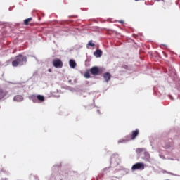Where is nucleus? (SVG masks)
<instances>
[{
    "label": "nucleus",
    "mask_w": 180,
    "mask_h": 180,
    "mask_svg": "<svg viewBox=\"0 0 180 180\" xmlns=\"http://www.w3.org/2000/svg\"><path fill=\"white\" fill-rule=\"evenodd\" d=\"M27 63V58L22 54L17 56L12 61L13 67H19L25 65Z\"/></svg>",
    "instance_id": "1"
},
{
    "label": "nucleus",
    "mask_w": 180,
    "mask_h": 180,
    "mask_svg": "<svg viewBox=\"0 0 180 180\" xmlns=\"http://www.w3.org/2000/svg\"><path fill=\"white\" fill-rule=\"evenodd\" d=\"M139 133L140 131L139 129L132 131L131 136H126L123 141H130V140H135L136 137L139 136Z\"/></svg>",
    "instance_id": "2"
},
{
    "label": "nucleus",
    "mask_w": 180,
    "mask_h": 180,
    "mask_svg": "<svg viewBox=\"0 0 180 180\" xmlns=\"http://www.w3.org/2000/svg\"><path fill=\"white\" fill-rule=\"evenodd\" d=\"M144 168H145L144 163L137 162L132 166L131 169H132V171H137L139 169L140 171H143V169H144Z\"/></svg>",
    "instance_id": "3"
},
{
    "label": "nucleus",
    "mask_w": 180,
    "mask_h": 180,
    "mask_svg": "<svg viewBox=\"0 0 180 180\" xmlns=\"http://www.w3.org/2000/svg\"><path fill=\"white\" fill-rule=\"evenodd\" d=\"M53 67L56 68H63V61L60 59H54L52 62Z\"/></svg>",
    "instance_id": "4"
},
{
    "label": "nucleus",
    "mask_w": 180,
    "mask_h": 180,
    "mask_svg": "<svg viewBox=\"0 0 180 180\" xmlns=\"http://www.w3.org/2000/svg\"><path fill=\"white\" fill-rule=\"evenodd\" d=\"M90 72L92 75H98L99 74V68L96 66L92 67L90 69Z\"/></svg>",
    "instance_id": "5"
},
{
    "label": "nucleus",
    "mask_w": 180,
    "mask_h": 180,
    "mask_svg": "<svg viewBox=\"0 0 180 180\" xmlns=\"http://www.w3.org/2000/svg\"><path fill=\"white\" fill-rule=\"evenodd\" d=\"M111 77L112 75L109 72H106L103 75V78L106 82H109V81H110Z\"/></svg>",
    "instance_id": "6"
},
{
    "label": "nucleus",
    "mask_w": 180,
    "mask_h": 180,
    "mask_svg": "<svg viewBox=\"0 0 180 180\" xmlns=\"http://www.w3.org/2000/svg\"><path fill=\"white\" fill-rule=\"evenodd\" d=\"M13 99L15 102H22V101H23V96L20 95H17L14 97Z\"/></svg>",
    "instance_id": "7"
},
{
    "label": "nucleus",
    "mask_w": 180,
    "mask_h": 180,
    "mask_svg": "<svg viewBox=\"0 0 180 180\" xmlns=\"http://www.w3.org/2000/svg\"><path fill=\"white\" fill-rule=\"evenodd\" d=\"M69 64L71 68H75V67H77V63H75V60L72 59L70 60Z\"/></svg>",
    "instance_id": "8"
},
{
    "label": "nucleus",
    "mask_w": 180,
    "mask_h": 180,
    "mask_svg": "<svg viewBox=\"0 0 180 180\" xmlns=\"http://www.w3.org/2000/svg\"><path fill=\"white\" fill-rule=\"evenodd\" d=\"M94 55L97 58L102 57V51L98 49L94 52Z\"/></svg>",
    "instance_id": "9"
},
{
    "label": "nucleus",
    "mask_w": 180,
    "mask_h": 180,
    "mask_svg": "<svg viewBox=\"0 0 180 180\" xmlns=\"http://www.w3.org/2000/svg\"><path fill=\"white\" fill-rule=\"evenodd\" d=\"M37 101H39V102H44V101H46V98H44V96L40 94L37 96Z\"/></svg>",
    "instance_id": "10"
},
{
    "label": "nucleus",
    "mask_w": 180,
    "mask_h": 180,
    "mask_svg": "<svg viewBox=\"0 0 180 180\" xmlns=\"http://www.w3.org/2000/svg\"><path fill=\"white\" fill-rule=\"evenodd\" d=\"M32 20H33V18L32 17L25 19L24 20V25H25V26H27V25H29V22H32Z\"/></svg>",
    "instance_id": "11"
},
{
    "label": "nucleus",
    "mask_w": 180,
    "mask_h": 180,
    "mask_svg": "<svg viewBox=\"0 0 180 180\" xmlns=\"http://www.w3.org/2000/svg\"><path fill=\"white\" fill-rule=\"evenodd\" d=\"M30 99H32L34 103H37V96H36L35 95H32L30 96Z\"/></svg>",
    "instance_id": "12"
},
{
    "label": "nucleus",
    "mask_w": 180,
    "mask_h": 180,
    "mask_svg": "<svg viewBox=\"0 0 180 180\" xmlns=\"http://www.w3.org/2000/svg\"><path fill=\"white\" fill-rule=\"evenodd\" d=\"M5 96V93H4V91L2 89H0V99H3Z\"/></svg>",
    "instance_id": "13"
},
{
    "label": "nucleus",
    "mask_w": 180,
    "mask_h": 180,
    "mask_svg": "<svg viewBox=\"0 0 180 180\" xmlns=\"http://www.w3.org/2000/svg\"><path fill=\"white\" fill-rule=\"evenodd\" d=\"M84 75L86 78H91V75L89 74V71L85 72Z\"/></svg>",
    "instance_id": "14"
},
{
    "label": "nucleus",
    "mask_w": 180,
    "mask_h": 180,
    "mask_svg": "<svg viewBox=\"0 0 180 180\" xmlns=\"http://www.w3.org/2000/svg\"><path fill=\"white\" fill-rule=\"evenodd\" d=\"M144 151V149L143 148H137L136 150V153H137V154H140V153H143Z\"/></svg>",
    "instance_id": "15"
},
{
    "label": "nucleus",
    "mask_w": 180,
    "mask_h": 180,
    "mask_svg": "<svg viewBox=\"0 0 180 180\" xmlns=\"http://www.w3.org/2000/svg\"><path fill=\"white\" fill-rule=\"evenodd\" d=\"M88 46H91V47H94L95 46V44L92 43V40H91L88 43Z\"/></svg>",
    "instance_id": "16"
},
{
    "label": "nucleus",
    "mask_w": 180,
    "mask_h": 180,
    "mask_svg": "<svg viewBox=\"0 0 180 180\" xmlns=\"http://www.w3.org/2000/svg\"><path fill=\"white\" fill-rule=\"evenodd\" d=\"M48 71H49V72H51L52 70H51V69H49Z\"/></svg>",
    "instance_id": "17"
},
{
    "label": "nucleus",
    "mask_w": 180,
    "mask_h": 180,
    "mask_svg": "<svg viewBox=\"0 0 180 180\" xmlns=\"http://www.w3.org/2000/svg\"><path fill=\"white\" fill-rule=\"evenodd\" d=\"M120 23H124V21L123 20H120Z\"/></svg>",
    "instance_id": "18"
}]
</instances>
